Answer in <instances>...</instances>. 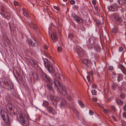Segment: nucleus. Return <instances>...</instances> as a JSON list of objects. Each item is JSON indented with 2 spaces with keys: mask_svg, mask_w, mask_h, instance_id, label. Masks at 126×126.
Masks as SVG:
<instances>
[{
  "mask_svg": "<svg viewBox=\"0 0 126 126\" xmlns=\"http://www.w3.org/2000/svg\"><path fill=\"white\" fill-rule=\"evenodd\" d=\"M23 14L24 16H26V17L28 16V15L25 12H23Z\"/></svg>",
  "mask_w": 126,
  "mask_h": 126,
  "instance_id": "c756f323",
  "label": "nucleus"
},
{
  "mask_svg": "<svg viewBox=\"0 0 126 126\" xmlns=\"http://www.w3.org/2000/svg\"><path fill=\"white\" fill-rule=\"evenodd\" d=\"M115 18L116 20L117 21L121 22L122 21V19L119 15L118 14H116L115 16Z\"/></svg>",
  "mask_w": 126,
  "mask_h": 126,
  "instance_id": "f8f14e48",
  "label": "nucleus"
},
{
  "mask_svg": "<svg viewBox=\"0 0 126 126\" xmlns=\"http://www.w3.org/2000/svg\"><path fill=\"white\" fill-rule=\"evenodd\" d=\"M89 114L90 115H92L93 114V113L92 110H90L89 111Z\"/></svg>",
  "mask_w": 126,
  "mask_h": 126,
  "instance_id": "72a5a7b5",
  "label": "nucleus"
},
{
  "mask_svg": "<svg viewBox=\"0 0 126 126\" xmlns=\"http://www.w3.org/2000/svg\"><path fill=\"white\" fill-rule=\"evenodd\" d=\"M123 109L124 110H126V104L124 106Z\"/></svg>",
  "mask_w": 126,
  "mask_h": 126,
  "instance_id": "a18cd8bd",
  "label": "nucleus"
},
{
  "mask_svg": "<svg viewBox=\"0 0 126 126\" xmlns=\"http://www.w3.org/2000/svg\"><path fill=\"white\" fill-rule=\"evenodd\" d=\"M92 3L94 5H95L96 4V1L94 0L92 1Z\"/></svg>",
  "mask_w": 126,
  "mask_h": 126,
  "instance_id": "c9c22d12",
  "label": "nucleus"
},
{
  "mask_svg": "<svg viewBox=\"0 0 126 126\" xmlns=\"http://www.w3.org/2000/svg\"><path fill=\"white\" fill-rule=\"evenodd\" d=\"M10 26L11 27H16V26H15V25H14L13 24H12V23L10 24Z\"/></svg>",
  "mask_w": 126,
  "mask_h": 126,
  "instance_id": "a19ab883",
  "label": "nucleus"
},
{
  "mask_svg": "<svg viewBox=\"0 0 126 126\" xmlns=\"http://www.w3.org/2000/svg\"><path fill=\"white\" fill-rule=\"evenodd\" d=\"M54 8L55 9H56L57 10H58L59 9V8H58V7L56 6H54Z\"/></svg>",
  "mask_w": 126,
  "mask_h": 126,
  "instance_id": "37998d69",
  "label": "nucleus"
},
{
  "mask_svg": "<svg viewBox=\"0 0 126 126\" xmlns=\"http://www.w3.org/2000/svg\"><path fill=\"white\" fill-rule=\"evenodd\" d=\"M68 37L70 39H71L73 37V35L72 33H69V34Z\"/></svg>",
  "mask_w": 126,
  "mask_h": 126,
  "instance_id": "393cba45",
  "label": "nucleus"
},
{
  "mask_svg": "<svg viewBox=\"0 0 126 126\" xmlns=\"http://www.w3.org/2000/svg\"><path fill=\"white\" fill-rule=\"evenodd\" d=\"M48 102L45 101H44L43 103V105L44 106H47L48 105Z\"/></svg>",
  "mask_w": 126,
  "mask_h": 126,
  "instance_id": "b1692460",
  "label": "nucleus"
},
{
  "mask_svg": "<svg viewBox=\"0 0 126 126\" xmlns=\"http://www.w3.org/2000/svg\"><path fill=\"white\" fill-rule=\"evenodd\" d=\"M67 98L68 100H71L72 99V98L69 96H68Z\"/></svg>",
  "mask_w": 126,
  "mask_h": 126,
  "instance_id": "79ce46f5",
  "label": "nucleus"
},
{
  "mask_svg": "<svg viewBox=\"0 0 126 126\" xmlns=\"http://www.w3.org/2000/svg\"><path fill=\"white\" fill-rule=\"evenodd\" d=\"M92 95H94L96 94V93L94 90H92L91 91Z\"/></svg>",
  "mask_w": 126,
  "mask_h": 126,
  "instance_id": "a878e982",
  "label": "nucleus"
},
{
  "mask_svg": "<svg viewBox=\"0 0 126 126\" xmlns=\"http://www.w3.org/2000/svg\"><path fill=\"white\" fill-rule=\"evenodd\" d=\"M116 103L120 105H121L123 104V102L122 101H121L119 99H117L116 100Z\"/></svg>",
  "mask_w": 126,
  "mask_h": 126,
  "instance_id": "f3484780",
  "label": "nucleus"
},
{
  "mask_svg": "<svg viewBox=\"0 0 126 126\" xmlns=\"http://www.w3.org/2000/svg\"><path fill=\"white\" fill-rule=\"evenodd\" d=\"M75 3V1L74 0H72L70 1V3L72 5L74 4Z\"/></svg>",
  "mask_w": 126,
  "mask_h": 126,
  "instance_id": "c85d7f7f",
  "label": "nucleus"
},
{
  "mask_svg": "<svg viewBox=\"0 0 126 126\" xmlns=\"http://www.w3.org/2000/svg\"><path fill=\"white\" fill-rule=\"evenodd\" d=\"M47 110L50 113L54 114L56 113V110L50 107H49L47 108Z\"/></svg>",
  "mask_w": 126,
  "mask_h": 126,
  "instance_id": "9d476101",
  "label": "nucleus"
},
{
  "mask_svg": "<svg viewBox=\"0 0 126 126\" xmlns=\"http://www.w3.org/2000/svg\"><path fill=\"white\" fill-rule=\"evenodd\" d=\"M62 49L61 47H59L57 48L58 51L59 52L61 51L62 50Z\"/></svg>",
  "mask_w": 126,
  "mask_h": 126,
  "instance_id": "cd10ccee",
  "label": "nucleus"
},
{
  "mask_svg": "<svg viewBox=\"0 0 126 126\" xmlns=\"http://www.w3.org/2000/svg\"><path fill=\"white\" fill-rule=\"evenodd\" d=\"M118 31V29L117 27H116L113 28L112 30V32L113 33H115L117 32Z\"/></svg>",
  "mask_w": 126,
  "mask_h": 126,
  "instance_id": "dca6fc26",
  "label": "nucleus"
},
{
  "mask_svg": "<svg viewBox=\"0 0 126 126\" xmlns=\"http://www.w3.org/2000/svg\"><path fill=\"white\" fill-rule=\"evenodd\" d=\"M51 100L53 101H58L60 102L61 105L64 106L66 104V102L64 99L62 98H60L56 96H54L51 98Z\"/></svg>",
  "mask_w": 126,
  "mask_h": 126,
  "instance_id": "20e7f679",
  "label": "nucleus"
},
{
  "mask_svg": "<svg viewBox=\"0 0 126 126\" xmlns=\"http://www.w3.org/2000/svg\"><path fill=\"white\" fill-rule=\"evenodd\" d=\"M10 14H7V13H5L4 14V17L5 18L7 19H9L10 17Z\"/></svg>",
  "mask_w": 126,
  "mask_h": 126,
  "instance_id": "2eb2a0df",
  "label": "nucleus"
},
{
  "mask_svg": "<svg viewBox=\"0 0 126 126\" xmlns=\"http://www.w3.org/2000/svg\"><path fill=\"white\" fill-rule=\"evenodd\" d=\"M33 26V28L35 30L37 29V27L35 24L34 23H32V24H31V25H30V26Z\"/></svg>",
  "mask_w": 126,
  "mask_h": 126,
  "instance_id": "4be33fe9",
  "label": "nucleus"
},
{
  "mask_svg": "<svg viewBox=\"0 0 126 126\" xmlns=\"http://www.w3.org/2000/svg\"><path fill=\"white\" fill-rule=\"evenodd\" d=\"M93 101L94 102H95L97 101V99L96 98H92Z\"/></svg>",
  "mask_w": 126,
  "mask_h": 126,
  "instance_id": "f704fd0d",
  "label": "nucleus"
},
{
  "mask_svg": "<svg viewBox=\"0 0 126 126\" xmlns=\"http://www.w3.org/2000/svg\"><path fill=\"white\" fill-rule=\"evenodd\" d=\"M125 15H126V13Z\"/></svg>",
  "mask_w": 126,
  "mask_h": 126,
  "instance_id": "5fc2aeb1",
  "label": "nucleus"
},
{
  "mask_svg": "<svg viewBox=\"0 0 126 126\" xmlns=\"http://www.w3.org/2000/svg\"><path fill=\"white\" fill-rule=\"evenodd\" d=\"M41 75L45 81L48 83L47 84V86L49 91H53V89L51 84H54V88L57 91H58L59 93L64 95L66 94V90L62 83L56 80H55L52 83V79L50 77H47L44 72H42Z\"/></svg>",
  "mask_w": 126,
  "mask_h": 126,
  "instance_id": "f257e3e1",
  "label": "nucleus"
},
{
  "mask_svg": "<svg viewBox=\"0 0 126 126\" xmlns=\"http://www.w3.org/2000/svg\"><path fill=\"white\" fill-rule=\"evenodd\" d=\"M87 73L88 74V75L87 76L86 78L88 81H89L90 80V77L89 75H91L92 76L93 73L92 71H91L89 72H87Z\"/></svg>",
  "mask_w": 126,
  "mask_h": 126,
  "instance_id": "4468645a",
  "label": "nucleus"
},
{
  "mask_svg": "<svg viewBox=\"0 0 126 126\" xmlns=\"http://www.w3.org/2000/svg\"><path fill=\"white\" fill-rule=\"evenodd\" d=\"M119 4H123V3H126V0H119Z\"/></svg>",
  "mask_w": 126,
  "mask_h": 126,
  "instance_id": "412c9836",
  "label": "nucleus"
},
{
  "mask_svg": "<svg viewBox=\"0 0 126 126\" xmlns=\"http://www.w3.org/2000/svg\"><path fill=\"white\" fill-rule=\"evenodd\" d=\"M76 47L77 50V51L78 52H81V51L82 49L80 47L78 46H77Z\"/></svg>",
  "mask_w": 126,
  "mask_h": 126,
  "instance_id": "aec40b11",
  "label": "nucleus"
},
{
  "mask_svg": "<svg viewBox=\"0 0 126 126\" xmlns=\"http://www.w3.org/2000/svg\"><path fill=\"white\" fill-rule=\"evenodd\" d=\"M111 117L114 121H116V118L115 117L113 116H112Z\"/></svg>",
  "mask_w": 126,
  "mask_h": 126,
  "instance_id": "ea45409f",
  "label": "nucleus"
},
{
  "mask_svg": "<svg viewBox=\"0 0 126 126\" xmlns=\"http://www.w3.org/2000/svg\"><path fill=\"white\" fill-rule=\"evenodd\" d=\"M78 103L80 106L81 107V108H84V105L83 103L82 102L79 100L78 101Z\"/></svg>",
  "mask_w": 126,
  "mask_h": 126,
  "instance_id": "6ab92c4d",
  "label": "nucleus"
},
{
  "mask_svg": "<svg viewBox=\"0 0 126 126\" xmlns=\"http://www.w3.org/2000/svg\"><path fill=\"white\" fill-rule=\"evenodd\" d=\"M116 85L115 84H113L112 85L111 87L114 90L116 88Z\"/></svg>",
  "mask_w": 126,
  "mask_h": 126,
  "instance_id": "7c9ffc66",
  "label": "nucleus"
},
{
  "mask_svg": "<svg viewBox=\"0 0 126 126\" xmlns=\"http://www.w3.org/2000/svg\"><path fill=\"white\" fill-rule=\"evenodd\" d=\"M35 41L34 40V41H31L29 42V44L31 46H33L35 44Z\"/></svg>",
  "mask_w": 126,
  "mask_h": 126,
  "instance_id": "5701e85b",
  "label": "nucleus"
},
{
  "mask_svg": "<svg viewBox=\"0 0 126 126\" xmlns=\"http://www.w3.org/2000/svg\"><path fill=\"white\" fill-rule=\"evenodd\" d=\"M109 70H112L113 69V67L111 66H110L109 67Z\"/></svg>",
  "mask_w": 126,
  "mask_h": 126,
  "instance_id": "473e14b6",
  "label": "nucleus"
},
{
  "mask_svg": "<svg viewBox=\"0 0 126 126\" xmlns=\"http://www.w3.org/2000/svg\"><path fill=\"white\" fill-rule=\"evenodd\" d=\"M111 109L112 110H115V108L114 106H112Z\"/></svg>",
  "mask_w": 126,
  "mask_h": 126,
  "instance_id": "49530a36",
  "label": "nucleus"
},
{
  "mask_svg": "<svg viewBox=\"0 0 126 126\" xmlns=\"http://www.w3.org/2000/svg\"><path fill=\"white\" fill-rule=\"evenodd\" d=\"M17 118L18 121L23 126H26L28 124L27 118L25 115L21 113L17 114Z\"/></svg>",
  "mask_w": 126,
  "mask_h": 126,
  "instance_id": "f03ea898",
  "label": "nucleus"
},
{
  "mask_svg": "<svg viewBox=\"0 0 126 126\" xmlns=\"http://www.w3.org/2000/svg\"><path fill=\"white\" fill-rule=\"evenodd\" d=\"M95 9H97V7H96L95 8Z\"/></svg>",
  "mask_w": 126,
  "mask_h": 126,
  "instance_id": "864d4df0",
  "label": "nucleus"
},
{
  "mask_svg": "<svg viewBox=\"0 0 126 126\" xmlns=\"http://www.w3.org/2000/svg\"><path fill=\"white\" fill-rule=\"evenodd\" d=\"M0 114L2 118L3 119L4 121H5L7 119L8 120H9V118L8 116H7L6 118H5L4 117L5 116V114H6V113L5 112L3 111H1L0 112Z\"/></svg>",
  "mask_w": 126,
  "mask_h": 126,
  "instance_id": "1a4fd4ad",
  "label": "nucleus"
},
{
  "mask_svg": "<svg viewBox=\"0 0 126 126\" xmlns=\"http://www.w3.org/2000/svg\"><path fill=\"white\" fill-rule=\"evenodd\" d=\"M14 4L15 6H17L18 4V2L16 1H14Z\"/></svg>",
  "mask_w": 126,
  "mask_h": 126,
  "instance_id": "4c0bfd02",
  "label": "nucleus"
},
{
  "mask_svg": "<svg viewBox=\"0 0 126 126\" xmlns=\"http://www.w3.org/2000/svg\"><path fill=\"white\" fill-rule=\"evenodd\" d=\"M47 54V57H49V55L48 54Z\"/></svg>",
  "mask_w": 126,
  "mask_h": 126,
  "instance_id": "09e8293b",
  "label": "nucleus"
},
{
  "mask_svg": "<svg viewBox=\"0 0 126 126\" xmlns=\"http://www.w3.org/2000/svg\"><path fill=\"white\" fill-rule=\"evenodd\" d=\"M72 16L74 17V20L77 22L80 23H82L83 22V20L80 17L76 16L75 14H72Z\"/></svg>",
  "mask_w": 126,
  "mask_h": 126,
  "instance_id": "0eeeda50",
  "label": "nucleus"
},
{
  "mask_svg": "<svg viewBox=\"0 0 126 126\" xmlns=\"http://www.w3.org/2000/svg\"><path fill=\"white\" fill-rule=\"evenodd\" d=\"M81 61L84 64L88 66H89L90 65V64L91 63V61L90 60L87 59H84L83 60H81Z\"/></svg>",
  "mask_w": 126,
  "mask_h": 126,
  "instance_id": "9b49d317",
  "label": "nucleus"
},
{
  "mask_svg": "<svg viewBox=\"0 0 126 126\" xmlns=\"http://www.w3.org/2000/svg\"><path fill=\"white\" fill-rule=\"evenodd\" d=\"M63 0V1H66L67 0Z\"/></svg>",
  "mask_w": 126,
  "mask_h": 126,
  "instance_id": "603ef678",
  "label": "nucleus"
},
{
  "mask_svg": "<svg viewBox=\"0 0 126 126\" xmlns=\"http://www.w3.org/2000/svg\"><path fill=\"white\" fill-rule=\"evenodd\" d=\"M98 105L99 107H100V108H102V110L105 113H110V111L109 110L107 109H105L99 104H98Z\"/></svg>",
  "mask_w": 126,
  "mask_h": 126,
  "instance_id": "ddd939ff",
  "label": "nucleus"
},
{
  "mask_svg": "<svg viewBox=\"0 0 126 126\" xmlns=\"http://www.w3.org/2000/svg\"><path fill=\"white\" fill-rule=\"evenodd\" d=\"M120 97L122 98H125V95L124 94H121L120 95Z\"/></svg>",
  "mask_w": 126,
  "mask_h": 126,
  "instance_id": "58836bf2",
  "label": "nucleus"
},
{
  "mask_svg": "<svg viewBox=\"0 0 126 126\" xmlns=\"http://www.w3.org/2000/svg\"><path fill=\"white\" fill-rule=\"evenodd\" d=\"M93 46V45L92 44H91V45H90V46H89V45L88 44L87 45V46L88 47H92Z\"/></svg>",
  "mask_w": 126,
  "mask_h": 126,
  "instance_id": "de8ad7c7",
  "label": "nucleus"
},
{
  "mask_svg": "<svg viewBox=\"0 0 126 126\" xmlns=\"http://www.w3.org/2000/svg\"><path fill=\"white\" fill-rule=\"evenodd\" d=\"M93 88L94 89H96V86L95 84H93L92 85Z\"/></svg>",
  "mask_w": 126,
  "mask_h": 126,
  "instance_id": "e433bc0d",
  "label": "nucleus"
},
{
  "mask_svg": "<svg viewBox=\"0 0 126 126\" xmlns=\"http://www.w3.org/2000/svg\"><path fill=\"white\" fill-rule=\"evenodd\" d=\"M110 98V99H113V97H112V96Z\"/></svg>",
  "mask_w": 126,
  "mask_h": 126,
  "instance_id": "8fccbe9b",
  "label": "nucleus"
},
{
  "mask_svg": "<svg viewBox=\"0 0 126 126\" xmlns=\"http://www.w3.org/2000/svg\"><path fill=\"white\" fill-rule=\"evenodd\" d=\"M123 116L124 118L126 119V112L123 113Z\"/></svg>",
  "mask_w": 126,
  "mask_h": 126,
  "instance_id": "2f4dec72",
  "label": "nucleus"
},
{
  "mask_svg": "<svg viewBox=\"0 0 126 126\" xmlns=\"http://www.w3.org/2000/svg\"><path fill=\"white\" fill-rule=\"evenodd\" d=\"M44 64L46 68L49 72H54L55 71L54 68L53 67L52 64L46 58L43 59Z\"/></svg>",
  "mask_w": 126,
  "mask_h": 126,
  "instance_id": "7ed1b4c3",
  "label": "nucleus"
},
{
  "mask_svg": "<svg viewBox=\"0 0 126 126\" xmlns=\"http://www.w3.org/2000/svg\"><path fill=\"white\" fill-rule=\"evenodd\" d=\"M124 49L122 47H120L119 49V52H121L123 51Z\"/></svg>",
  "mask_w": 126,
  "mask_h": 126,
  "instance_id": "bb28decb",
  "label": "nucleus"
},
{
  "mask_svg": "<svg viewBox=\"0 0 126 126\" xmlns=\"http://www.w3.org/2000/svg\"><path fill=\"white\" fill-rule=\"evenodd\" d=\"M28 61L29 64L32 66L35 67H37V63L36 61L35 60L28 59Z\"/></svg>",
  "mask_w": 126,
  "mask_h": 126,
  "instance_id": "39448f33",
  "label": "nucleus"
},
{
  "mask_svg": "<svg viewBox=\"0 0 126 126\" xmlns=\"http://www.w3.org/2000/svg\"><path fill=\"white\" fill-rule=\"evenodd\" d=\"M14 87V86L13 85V84H12V88H13V87Z\"/></svg>",
  "mask_w": 126,
  "mask_h": 126,
  "instance_id": "3c124183",
  "label": "nucleus"
},
{
  "mask_svg": "<svg viewBox=\"0 0 126 126\" xmlns=\"http://www.w3.org/2000/svg\"><path fill=\"white\" fill-rule=\"evenodd\" d=\"M116 76L117 77V80L119 82L122 79V76L121 75L117 74Z\"/></svg>",
  "mask_w": 126,
  "mask_h": 126,
  "instance_id": "a211bd4d",
  "label": "nucleus"
},
{
  "mask_svg": "<svg viewBox=\"0 0 126 126\" xmlns=\"http://www.w3.org/2000/svg\"><path fill=\"white\" fill-rule=\"evenodd\" d=\"M119 7L115 4H113L109 7V10L111 11H114L118 10Z\"/></svg>",
  "mask_w": 126,
  "mask_h": 126,
  "instance_id": "423d86ee",
  "label": "nucleus"
},
{
  "mask_svg": "<svg viewBox=\"0 0 126 126\" xmlns=\"http://www.w3.org/2000/svg\"><path fill=\"white\" fill-rule=\"evenodd\" d=\"M110 101V100H109V101Z\"/></svg>",
  "mask_w": 126,
  "mask_h": 126,
  "instance_id": "6e6d98bb",
  "label": "nucleus"
},
{
  "mask_svg": "<svg viewBox=\"0 0 126 126\" xmlns=\"http://www.w3.org/2000/svg\"><path fill=\"white\" fill-rule=\"evenodd\" d=\"M48 46L47 45H45L44 46V48L45 49H47L48 48Z\"/></svg>",
  "mask_w": 126,
  "mask_h": 126,
  "instance_id": "c03bdc74",
  "label": "nucleus"
},
{
  "mask_svg": "<svg viewBox=\"0 0 126 126\" xmlns=\"http://www.w3.org/2000/svg\"><path fill=\"white\" fill-rule=\"evenodd\" d=\"M51 39L53 42H55L57 40L58 37L56 32H52L51 35Z\"/></svg>",
  "mask_w": 126,
  "mask_h": 126,
  "instance_id": "6e6552de",
  "label": "nucleus"
}]
</instances>
